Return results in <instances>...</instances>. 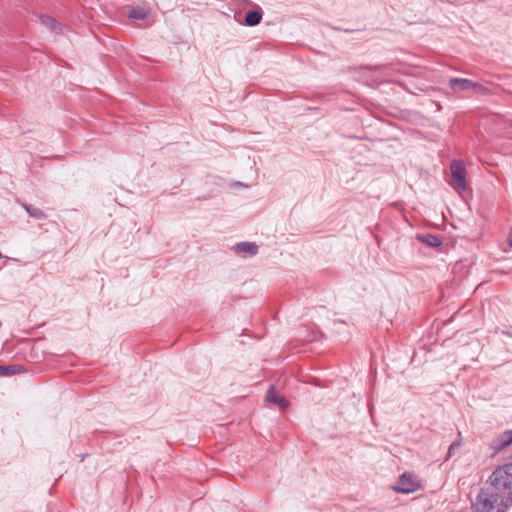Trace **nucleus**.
Wrapping results in <instances>:
<instances>
[{"instance_id":"nucleus-2","label":"nucleus","mask_w":512,"mask_h":512,"mask_svg":"<svg viewBox=\"0 0 512 512\" xmlns=\"http://www.w3.org/2000/svg\"><path fill=\"white\" fill-rule=\"evenodd\" d=\"M488 483L494 491L510 497L512 494V461L497 467L490 475Z\"/></svg>"},{"instance_id":"nucleus-5","label":"nucleus","mask_w":512,"mask_h":512,"mask_svg":"<svg viewBox=\"0 0 512 512\" xmlns=\"http://www.w3.org/2000/svg\"><path fill=\"white\" fill-rule=\"evenodd\" d=\"M449 86L454 92L475 90L481 88V86L478 83L464 78H451L449 80Z\"/></svg>"},{"instance_id":"nucleus-15","label":"nucleus","mask_w":512,"mask_h":512,"mask_svg":"<svg viewBox=\"0 0 512 512\" xmlns=\"http://www.w3.org/2000/svg\"><path fill=\"white\" fill-rule=\"evenodd\" d=\"M460 447V444L457 442H453L448 450L447 459L450 458L453 455V452H455V449H458Z\"/></svg>"},{"instance_id":"nucleus-13","label":"nucleus","mask_w":512,"mask_h":512,"mask_svg":"<svg viewBox=\"0 0 512 512\" xmlns=\"http://www.w3.org/2000/svg\"><path fill=\"white\" fill-rule=\"evenodd\" d=\"M148 14H149L148 9L143 8V7H137V8H131L128 11L127 16H128V18L133 19V20L143 21L147 18Z\"/></svg>"},{"instance_id":"nucleus-12","label":"nucleus","mask_w":512,"mask_h":512,"mask_svg":"<svg viewBox=\"0 0 512 512\" xmlns=\"http://www.w3.org/2000/svg\"><path fill=\"white\" fill-rule=\"evenodd\" d=\"M21 206L26 210V212L28 213V215L30 217H33L38 220H44L47 218V215L45 214V212L43 210H41L40 208H37L33 205L26 204V203H22Z\"/></svg>"},{"instance_id":"nucleus-1","label":"nucleus","mask_w":512,"mask_h":512,"mask_svg":"<svg viewBox=\"0 0 512 512\" xmlns=\"http://www.w3.org/2000/svg\"><path fill=\"white\" fill-rule=\"evenodd\" d=\"M511 497L494 491L489 486L482 488L472 504L473 512H506Z\"/></svg>"},{"instance_id":"nucleus-6","label":"nucleus","mask_w":512,"mask_h":512,"mask_svg":"<svg viewBox=\"0 0 512 512\" xmlns=\"http://www.w3.org/2000/svg\"><path fill=\"white\" fill-rule=\"evenodd\" d=\"M417 488V483L411 475L403 474L400 476L395 490L402 493L413 492Z\"/></svg>"},{"instance_id":"nucleus-8","label":"nucleus","mask_w":512,"mask_h":512,"mask_svg":"<svg viewBox=\"0 0 512 512\" xmlns=\"http://www.w3.org/2000/svg\"><path fill=\"white\" fill-rule=\"evenodd\" d=\"M417 239L424 243L425 245L429 246V247H432V248H436V247H439L443 244V241H442V238L437 236V235H434V234H430V233H426V234H419L417 236Z\"/></svg>"},{"instance_id":"nucleus-3","label":"nucleus","mask_w":512,"mask_h":512,"mask_svg":"<svg viewBox=\"0 0 512 512\" xmlns=\"http://www.w3.org/2000/svg\"><path fill=\"white\" fill-rule=\"evenodd\" d=\"M451 180L450 185L458 192L467 189L466 168L461 161L453 160L450 164Z\"/></svg>"},{"instance_id":"nucleus-7","label":"nucleus","mask_w":512,"mask_h":512,"mask_svg":"<svg viewBox=\"0 0 512 512\" xmlns=\"http://www.w3.org/2000/svg\"><path fill=\"white\" fill-rule=\"evenodd\" d=\"M265 400H266V402L275 404L282 409L286 408L289 404L287 399L284 396L279 395L275 392L274 385H271L269 387L266 397H265Z\"/></svg>"},{"instance_id":"nucleus-16","label":"nucleus","mask_w":512,"mask_h":512,"mask_svg":"<svg viewBox=\"0 0 512 512\" xmlns=\"http://www.w3.org/2000/svg\"><path fill=\"white\" fill-rule=\"evenodd\" d=\"M507 242H508L509 246L512 247V230L508 234Z\"/></svg>"},{"instance_id":"nucleus-10","label":"nucleus","mask_w":512,"mask_h":512,"mask_svg":"<svg viewBox=\"0 0 512 512\" xmlns=\"http://www.w3.org/2000/svg\"><path fill=\"white\" fill-rule=\"evenodd\" d=\"M235 250L238 253L256 255L258 253V246L253 242H241L236 245Z\"/></svg>"},{"instance_id":"nucleus-14","label":"nucleus","mask_w":512,"mask_h":512,"mask_svg":"<svg viewBox=\"0 0 512 512\" xmlns=\"http://www.w3.org/2000/svg\"><path fill=\"white\" fill-rule=\"evenodd\" d=\"M21 369H22V367L19 365H9V366L0 365V375L1 376L12 375V374L19 372Z\"/></svg>"},{"instance_id":"nucleus-4","label":"nucleus","mask_w":512,"mask_h":512,"mask_svg":"<svg viewBox=\"0 0 512 512\" xmlns=\"http://www.w3.org/2000/svg\"><path fill=\"white\" fill-rule=\"evenodd\" d=\"M510 445H512V429L500 433L489 443V447L493 451V455L502 452Z\"/></svg>"},{"instance_id":"nucleus-11","label":"nucleus","mask_w":512,"mask_h":512,"mask_svg":"<svg viewBox=\"0 0 512 512\" xmlns=\"http://www.w3.org/2000/svg\"><path fill=\"white\" fill-rule=\"evenodd\" d=\"M261 20L262 11L260 9L249 11L245 15V24L247 26H256L261 22Z\"/></svg>"},{"instance_id":"nucleus-9","label":"nucleus","mask_w":512,"mask_h":512,"mask_svg":"<svg viewBox=\"0 0 512 512\" xmlns=\"http://www.w3.org/2000/svg\"><path fill=\"white\" fill-rule=\"evenodd\" d=\"M40 23L47 27L50 31L55 32L57 34L62 32L61 25L51 16L49 15H40L39 17Z\"/></svg>"}]
</instances>
